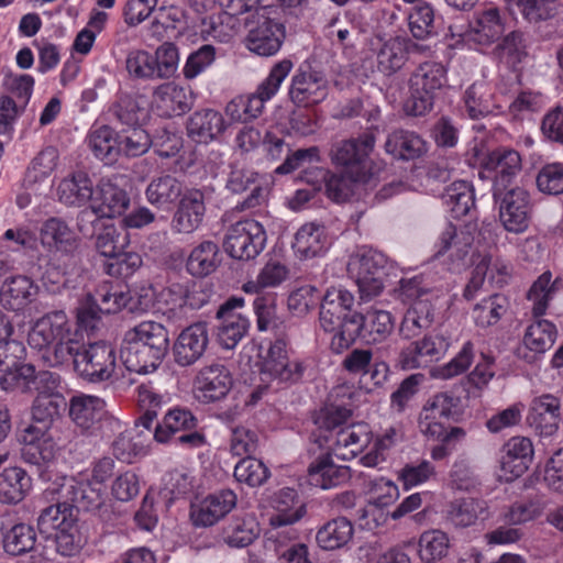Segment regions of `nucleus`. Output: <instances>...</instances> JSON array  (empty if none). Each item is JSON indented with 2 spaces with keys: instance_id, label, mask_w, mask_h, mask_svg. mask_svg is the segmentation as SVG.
<instances>
[{
  "instance_id": "obj_16",
  "label": "nucleus",
  "mask_w": 563,
  "mask_h": 563,
  "mask_svg": "<svg viewBox=\"0 0 563 563\" xmlns=\"http://www.w3.org/2000/svg\"><path fill=\"white\" fill-rule=\"evenodd\" d=\"M225 187L232 194H242L251 189V194L236 206L240 211L253 210L266 201V189L257 172L253 168L232 164L228 174Z\"/></svg>"
},
{
  "instance_id": "obj_25",
  "label": "nucleus",
  "mask_w": 563,
  "mask_h": 563,
  "mask_svg": "<svg viewBox=\"0 0 563 563\" xmlns=\"http://www.w3.org/2000/svg\"><path fill=\"white\" fill-rule=\"evenodd\" d=\"M236 495L231 489L208 495L199 504L191 506L192 525L202 528L216 525L236 506Z\"/></svg>"
},
{
  "instance_id": "obj_28",
  "label": "nucleus",
  "mask_w": 563,
  "mask_h": 563,
  "mask_svg": "<svg viewBox=\"0 0 563 563\" xmlns=\"http://www.w3.org/2000/svg\"><path fill=\"white\" fill-rule=\"evenodd\" d=\"M533 459V445L529 438L512 437L501 448L500 468L506 481L520 477Z\"/></svg>"
},
{
  "instance_id": "obj_60",
  "label": "nucleus",
  "mask_w": 563,
  "mask_h": 563,
  "mask_svg": "<svg viewBox=\"0 0 563 563\" xmlns=\"http://www.w3.org/2000/svg\"><path fill=\"white\" fill-rule=\"evenodd\" d=\"M443 200L453 218H462L475 207L473 186L466 180L454 181L445 189Z\"/></svg>"
},
{
  "instance_id": "obj_54",
  "label": "nucleus",
  "mask_w": 563,
  "mask_h": 563,
  "mask_svg": "<svg viewBox=\"0 0 563 563\" xmlns=\"http://www.w3.org/2000/svg\"><path fill=\"white\" fill-rule=\"evenodd\" d=\"M87 144L95 156L107 165L113 164L120 154L119 135L108 125L92 129Z\"/></svg>"
},
{
  "instance_id": "obj_62",
  "label": "nucleus",
  "mask_w": 563,
  "mask_h": 563,
  "mask_svg": "<svg viewBox=\"0 0 563 563\" xmlns=\"http://www.w3.org/2000/svg\"><path fill=\"white\" fill-rule=\"evenodd\" d=\"M493 54L499 63L515 69L527 56L523 33L520 31L509 32L495 46Z\"/></svg>"
},
{
  "instance_id": "obj_17",
  "label": "nucleus",
  "mask_w": 563,
  "mask_h": 563,
  "mask_svg": "<svg viewBox=\"0 0 563 563\" xmlns=\"http://www.w3.org/2000/svg\"><path fill=\"white\" fill-rule=\"evenodd\" d=\"M375 136L365 133L357 139L341 140L332 144L331 162L346 172L366 173V159L374 150Z\"/></svg>"
},
{
  "instance_id": "obj_38",
  "label": "nucleus",
  "mask_w": 563,
  "mask_h": 563,
  "mask_svg": "<svg viewBox=\"0 0 563 563\" xmlns=\"http://www.w3.org/2000/svg\"><path fill=\"white\" fill-rule=\"evenodd\" d=\"M505 22L497 8H489L476 13L470 23L465 37L481 45H489L505 32Z\"/></svg>"
},
{
  "instance_id": "obj_29",
  "label": "nucleus",
  "mask_w": 563,
  "mask_h": 563,
  "mask_svg": "<svg viewBox=\"0 0 563 563\" xmlns=\"http://www.w3.org/2000/svg\"><path fill=\"white\" fill-rule=\"evenodd\" d=\"M208 329L203 322H197L180 332L174 344L175 362L180 366L196 363L208 346Z\"/></svg>"
},
{
  "instance_id": "obj_36",
  "label": "nucleus",
  "mask_w": 563,
  "mask_h": 563,
  "mask_svg": "<svg viewBox=\"0 0 563 563\" xmlns=\"http://www.w3.org/2000/svg\"><path fill=\"white\" fill-rule=\"evenodd\" d=\"M106 402L97 396H74L69 404L71 420L84 431H93L104 418Z\"/></svg>"
},
{
  "instance_id": "obj_35",
  "label": "nucleus",
  "mask_w": 563,
  "mask_h": 563,
  "mask_svg": "<svg viewBox=\"0 0 563 563\" xmlns=\"http://www.w3.org/2000/svg\"><path fill=\"white\" fill-rule=\"evenodd\" d=\"M153 104L162 117L172 118L189 111L192 98L186 88L169 81L155 88Z\"/></svg>"
},
{
  "instance_id": "obj_7",
  "label": "nucleus",
  "mask_w": 563,
  "mask_h": 563,
  "mask_svg": "<svg viewBox=\"0 0 563 563\" xmlns=\"http://www.w3.org/2000/svg\"><path fill=\"white\" fill-rule=\"evenodd\" d=\"M477 233L476 224L468 223L457 228L448 223L440 233L435 244L437 257H444V263L452 272H461L471 263L474 257H482L478 249L475 246V235Z\"/></svg>"
},
{
  "instance_id": "obj_2",
  "label": "nucleus",
  "mask_w": 563,
  "mask_h": 563,
  "mask_svg": "<svg viewBox=\"0 0 563 563\" xmlns=\"http://www.w3.org/2000/svg\"><path fill=\"white\" fill-rule=\"evenodd\" d=\"M395 328L393 314L386 310H368L365 314L354 312L343 324L340 333L331 339V350L340 354L349 349L357 338L366 344H377L387 340Z\"/></svg>"
},
{
  "instance_id": "obj_47",
  "label": "nucleus",
  "mask_w": 563,
  "mask_h": 563,
  "mask_svg": "<svg viewBox=\"0 0 563 563\" xmlns=\"http://www.w3.org/2000/svg\"><path fill=\"white\" fill-rule=\"evenodd\" d=\"M183 183L172 175L154 177L145 189L146 200L158 209H169L184 194Z\"/></svg>"
},
{
  "instance_id": "obj_8",
  "label": "nucleus",
  "mask_w": 563,
  "mask_h": 563,
  "mask_svg": "<svg viewBox=\"0 0 563 563\" xmlns=\"http://www.w3.org/2000/svg\"><path fill=\"white\" fill-rule=\"evenodd\" d=\"M387 257L379 251L362 247L351 256L347 272L358 287L361 298L371 300L384 289Z\"/></svg>"
},
{
  "instance_id": "obj_63",
  "label": "nucleus",
  "mask_w": 563,
  "mask_h": 563,
  "mask_svg": "<svg viewBox=\"0 0 563 563\" xmlns=\"http://www.w3.org/2000/svg\"><path fill=\"white\" fill-rule=\"evenodd\" d=\"M421 412L431 418L457 421L462 415V401L452 393H437L427 400Z\"/></svg>"
},
{
  "instance_id": "obj_51",
  "label": "nucleus",
  "mask_w": 563,
  "mask_h": 563,
  "mask_svg": "<svg viewBox=\"0 0 563 563\" xmlns=\"http://www.w3.org/2000/svg\"><path fill=\"white\" fill-rule=\"evenodd\" d=\"M31 487V478L21 467H8L0 474V501L15 505L22 501Z\"/></svg>"
},
{
  "instance_id": "obj_50",
  "label": "nucleus",
  "mask_w": 563,
  "mask_h": 563,
  "mask_svg": "<svg viewBox=\"0 0 563 563\" xmlns=\"http://www.w3.org/2000/svg\"><path fill=\"white\" fill-rule=\"evenodd\" d=\"M197 418L187 409H170L154 431L157 442L166 443L177 437V433L194 430L197 427Z\"/></svg>"
},
{
  "instance_id": "obj_30",
  "label": "nucleus",
  "mask_w": 563,
  "mask_h": 563,
  "mask_svg": "<svg viewBox=\"0 0 563 563\" xmlns=\"http://www.w3.org/2000/svg\"><path fill=\"white\" fill-rule=\"evenodd\" d=\"M59 498L73 505L78 510L92 511L98 509L104 500V489L88 481L66 479L59 488Z\"/></svg>"
},
{
  "instance_id": "obj_39",
  "label": "nucleus",
  "mask_w": 563,
  "mask_h": 563,
  "mask_svg": "<svg viewBox=\"0 0 563 563\" xmlns=\"http://www.w3.org/2000/svg\"><path fill=\"white\" fill-rule=\"evenodd\" d=\"M38 287L27 276L18 275L7 279L0 289V300L5 309L21 311L34 301Z\"/></svg>"
},
{
  "instance_id": "obj_55",
  "label": "nucleus",
  "mask_w": 563,
  "mask_h": 563,
  "mask_svg": "<svg viewBox=\"0 0 563 563\" xmlns=\"http://www.w3.org/2000/svg\"><path fill=\"white\" fill-rule=\"evenodd\" d=\"M276 514L271 517L274 527H283L297 522L305 515V507L298 499L294 488H283L275 499Z\"/></svg>"
},
{
  "instance_id": "obj_24",
  "label": "nucleus",
  "mask_w": 563,
  "mask_h": 563,
  "mask_svg": "<svg viewBox=\"0 0 563 563\" xmlns=\"http://www.w3.org/2000/svg\"><path fill=\"white\" fill-rule=\"evenodd\" d=\"M206 214L205 195L196 188L186 189L178 199L172 219V229L177 233L190 234L203 222Z\"/></svg>"
},
{
  "instance_id": "obj_32",
  "label": "nucleus",
  "mask_w": 563,
  "mask_h": 563,
  "mask_svg": "<svg viewBox=\"0 0 563 563\" xmlns=\"http://www.w3.org/2000/svg\"><path fill=\"white\" fill-rule=\"evenodd\" d=\"M227 126L223 115L210 108L191 113L186 124L188 136L197 143L205 144L217 140Z\"/></svg>"
},
{
  "instance_id": "obj_3",
  "label": "nucleus",
  "mask_w": 563,
  "mask_h": 563,
  "mask_svg": "<svg viewBox=\"0 0 563 563\" xmlns=\"http://www.w3.org/2000/svg\"><path fill=\"white\" fill-rule=\"evenodd\" d=\"M67 402L63 395H53V397H35L32 405V418L36 422L43 423V428L30 426L24 430V456H30L29 462L41 465L48 463L54 459L53 445L44 439L45 431L49 424L60 417Z\"/></svg>"
},
{
  "instance_id": "obj_21",
  "label": "nucleus",
  "mask_w": 563,
  "mask_h": 563,
  "mask_svg": "<svg viewBox=\"0 0 563 563\" xmlns=\"http://www.w3.org/2000/svg\"><path fill=\"white\" fill-rule=\"evenodd\" d=\"M521 167V156L516 150L498 147L489 152L483 162V168L493 173V195L507 189Z\"/></svg>"
},
{
  "instance_id": "obj_5",
  "label": "nucleus",
  "mask_w": 563,
  "mask_h": 563,
  "mask_svg": "<svg viewBox=\"0 0 563 563\" xmlns=\"http://www.w3.org/2000/svg\"><path fill=\"white\" fill-rule=\"evenodd\" d=\"M77 521L73 505L65 498H59L55 505L41 511L37 529L45 538H54L59 554L71 556L79 550Z\"/></svg>"
},
{
  "instance_id": "obj_56",
  "label": "nucleus",
  "mask_w": 563,
  "mask_h": 563,
  "mask_svg": "<svg viewBox=\"0 0 563 563\" xmlns=\"http://www.w3.org/2000/svg\"><path fill=\"white\" fill-rule=\"evenodd\" d=\"M2 544L9 555H23L35 549L36 532L31 525L15 523L3 530Z\"/></svg>"
},
{
  "instance_id": "obj_58",
  "label": "nucleus",
  "mask_w": 563,
  "mask_h": 563,
  "mask_svg": "<svg viewBox=\"0 0 563 563\" xmlns=\"http://www.w3.org/2000/svg\"><path fill=\"white\" fill-rule=\"evenodd\" d=\"M125 338L167 354L169 335L167 329L153 320L142 321L125 333Z\"/></svg>"
},
{
  "instance_id": "obj_48",
  "label": "nucleus",
  "mask_w": 563,
  "mask_h": 563,
  "mask_svg": "<svg viewBox=\"0 0 563 563\" xmlns=\"http://www.w3.org/2000/svg\"><path fill=\"white\" fill-rule=\"evenodd\" d=\"M434 320V308L430 300H418L411 303L400 323V334L405 339L419 336L428 330Z\"/></svg>"
},
{
  "instance_id": "obj_12",
  "label": "nucleus",
  "mask_w": 563,
  "mask_h": 563,
  "mask_svg": "<svg viewBox=\"0 0 563 563\" xmlns=\"http://www.w3.org/2000/svg\"><path fill=\"white\" fill-rule=\"evenodd\" d=\"M266 232L263 225L246 219L230 225L225 232L223 247L235 260L255 258L265 247Z\"/></svg>"
},
{
  "instance_id": "obj_33",
  "label": "nucleus",
  "mask_w": 563,
  "mask_h": 563,
  "mask_svg": "<svg viewBox=\"0 0 563 563\" xmlns=\"http://www.w3.org/2000/svg\"><path fill=\"white\" fill-rule=\"evenodd\" d=\"M350 477V467L335 464L329 453L318 456L307 470L308 483L321 489L340 486L347 482Z\"/></svg>"
},
{
  "instance_id": "obj_27",
  "label": "nucleus",
  "mask_w": 563,
  "mask_h": 563,
  "mask_svg": "<svg viewBox=\"0 0 563 563\" xmlns=\"http://www.w3.org/2000/svg\"><path fill=\"white\" fill-rule=\"evenodd\" d=\"M261 536V526L254 515L232 516L220 531V541L232 550L246 549Z\"/></svg>"
},
{
  "instance_id": "obj_61",
  "label": "nucleus",
  "mask_w": 563,
  "mask_h": 563,
  "mask_svg": "<svg viewBox=\"0 0 563 563\" xmlns=\"http://www.w3.org/2000/svg\"><path fill=\"white\" fill-rule=\"evenodd\" d=\"M102 313H115L124 308L129 301L128 295L110 280H103L93 290L87 294Z\"/></svg>"
},
{
  "instance_id": "obj_4",
  "label": "nucleus",
  "mask_w": 563,
  "mask_h": 563,
  "mask_svg": "<svg viewBox=\"0 0 563 563\" xmlns=\"http://www.w3.org/2000/svg\"><path fill=\"white\" fill-rule=\"evenodd\" d=\"M446 69L438 62H424L418 65L408 80L409 97L404 111L409 117H423L434 106L438 92L446 85Z\"/></svg>"
},
{
  "instance_id": "obj_46",
  "label": "nucleus",
  "mask_w": 563,
  "mask_h": 563,
  "mask_svg": "<svg viewBox=\"0 0 563 563\" xmlns=\"http://www.w3.org/2000/svg\"><path fill=\"white\" fill-rule=\"evenodd\" d=\"M385 151L393 157L410 161L426 153V142L416 132L398 129L387 135Z\"/></svg>"
},
{
  "instance_id": "obj_52",
  "label": "nucleus",
  "mask_w": 563,
  "mask_h": 563,
  "mask_svg": "<svg viewBox=\"0 0 563 563\" xmlns=\"http://www.w3.org/2000/svg\"><path fill=\"white\" fill-rule=\"evenodd\" d=\"M485 510V501L471 497L461 498L449 504L444 518L455 528H467L473 526Z\"/></svg>"
},
{
  "instance_id": "obj_18",
  "label": "nucleus",
  "mask_w": 563,
  "mask_h": 563,
  "mask_svg": "<svg viewBox=\"0 0 563 563\" xmlns=\"http://www.w3.org/2000/svg\"><path fill=\"white\" fill-rule=\"evenodd\" d=\"M446 340L439 334H427L402 347L398 364L402 369L426 368L439 361L448 350Z\"/></svg>"
},
{
  "instance_id": "obj_11",
  "label": "nucleus",
  "mask_w": 563,
  "mask_h": 563,
  "mask_svg": "<svg viewBox=\"0 0 563 563\" xmlns=\"http://www.w3.org/2000/svg\"><path fill=\"white\" fill-rule=\"evenodd\" d=\"M245 47L262 57L276 55L286 38V27L283 23L266 15L265 10L255 13L253 19L245 20Z\"/></svg>"
},
{
  "instance_id": "obj_40",
  "label": "nucleus",
  "mask_w": 563,
  "mask_h": 563,
  "mask_svg": "<svg viewBox=\"0 0 563 563\" xmlns=\"http://www.w3.org/2000/svg\"><path fill=\"white\" fill-rule=\"evenodd\" d=\"M354 537V526L345 517H336L323 523L316 533V542L323 551H336L349 547Z\"/></svg>"
},
{
  "instance_id": "obj_19",
  "label": "nucleus",
  "mask_w": 563,
  "mask_h": 563,
  "mask_svg": "<svg viewBox=\"0 0 563 563\" xmlns=\"http://www.w3.org/2000/svg\"><path fill=\"white\" fill-rule=\"evenodd\" d=\"M410 44V40L404 36H376L372 51L377 71L390 77L401 70L409 59Z\"/></svg>"
},
{
  "instance_id": "obj_64",
  "label": "nucleus",
  "mask_w": 563,
  "mask_h": 563,
  "mask_svg": "<svg viewBox=\"0 0 563 563\" xmlns=\"http://www.w3.org/2000/svg\"><path fill=\"white\" fill-rule=\"evenodd\" d=\"M129 244V233L122 227L118 228L113 224L106 225L96 239L97 251L109 260L125 250Z\"/></svg>"
},
{
  "instance_id": "obj_43",
  "label": "nucleus",
  "mask_w": 563,
  "mask_h": 563,
  "mask_svg": "<svg viewBox=\"0 0 563 563\" xmlns=\"http://www.w3.org/2000/svg\"><path fill=\"white\" fill-rule=\"evenodd\" d=\"M558 336V330L554 323L545 319H538L532 322L526 330L522 343L523 351L528 350L534 354H543L550 350ZM518 355L522 358L531 361L527 352L522 353V349H518Z\"/></svg>"
},
{
  "instance_id": "obj_15",
  "label": "nucleus",
  "mask_w": 563,
  "mask_h": 563,
  "mask_svg": "<svg viewBox=\"0 0 563 563\" xmlns=\"http://www.w3.org/2000/svg\"><path fill=\"white\" fill-rule=\"evenodd\" d=\"M243 305V298L231 297L217 311V341L225 350L234 349L247 332L249 320L235 312V309Z\"/></svg>"
},
{
  "instance_id": "obj_34",
  "label": "nucleus",
  "mask_w": 563,
  "mask_h": 563,
  "mask_svg": "<svg viewBox=\"0 0 563 563\" xmlns=\"http://www.w3.org/2000/svg\"><path fill=\"white\" fill-rule=\"evenodd\" d=\"M92 208L101 217L114 218L121 216L130 205L126 191L109 178H102L93 189Z\"/></svg>"
},
{
  "instance_id": "obj_13",
  "label": "nucleus",
  "mask_w": 563,
  "mask_h": 563,
  "mask_svg": "<svg viewBox=\"0 0 563 563\" xmlns=\"http://www.w3.org/2000/svg\"><path fill=\"white\" fill-rule=\"evenodd\" d=\"M499 205V219L504 228L511 233H522L528 227L533 203L530 192L523 187H512L493 195Z\"/></svg>"
},
{
  "instance_id": "obj_41",
  "label": "nucleus",
  "mask_w": 563,
  "mask_h": 563,
  "mask_svg": "<svg viewBox=\"0 0 563 563\" xmlns=\"http://www.w3.org/2000/svg\"><path fill=\"white\" fill-rule=\"evenodd\" d=\"M328 246L325 227L319 222H308L299 228L292 249L300 260L321 255Z\"/></svg>"
},
{
  "instance_id": "obj_59",
  "label": "nucleus",
  "mask_w": 563,
  "mask_h": 563,
  "mask_svg": "<svg viewBox=\"0 0 563 563\" xmlns=\"http://www.w3.org/2000/svg\"><path fill=\"white\" fill-rule=\"evenodd\" d=\"M560 284L559 278L552 280V274L548 271L541 274L531 285L527 292V299L531 303L533 317L539 318L545 313L549 302L559 290Z\"/></svg>"
},
{
  "instance_id": "obj_57",
  "label": "nucleus",
  "mask_w": 563,
  "mask_h": 563,
  "mask_svg": "<svg viewBox=\"0 0 563 563\" xmlns=\"http://www.w3.org/2000/svg\"><path fill=\"white\" fill-rule=\"evenodd\" d=\"M509 308L510 302L506 296L494 294L474 306L472 318L477 327L486 329L497 324Z\"/></svg>"
},
{
  "instance_id": "obj_23",
  "label": "nucleus",
  "mask_w": 563,
  "mask_h": 563,
  "mask_svg": "<svg viewBox=\"0 0 563 563\" xmlns=\"http://www.w3.org/2000/svg\"><path fill=\"white\" fill-rule=\"evenodd\" d=\"M373 438L369 426L363 422L347 423L328 438L329 449L342 461H349L367 448Z\"/></svg>"
},
{
  "instance_id": "obj_42",
  "label": "nucleus",
  "mask_w": 563,
  "mask_h": 563,
  "mask_svg": "<svg viewBox=\"0 0 563 563\" xmlns=\"http://www.w3.org/2000/svg\"><path fill=\"white\" fill-rule=\"evenodd\" d=\"M40 238L44 246L65 254L73 255L79 246V241L75 233L59 218L47 219L42 224Z\"/></svg>"
},
{
  "instance_id": "obj_1",
  "label": "nucleus",
  "mask_w": 563,
  "mask_h": 563,
  "mask_svg": "<svg viewBox=\"0 0 563 563\" xmlns=\"http://www.w3.org/2000/svg\"><path fill=\"white\" fill-rule=\"evenodd\" d=\"M77 333L64 310H53L33 324L27 342L33 349L46 350L45 357L52 366L68 363L76 354Z\"/></svg>"
},
{
  "instance_id": "obj_22",
  "label": "nucleus",
  "mask_w": 563,
  "mask_h": 563,
  "mask_svg": "<svg viewBox=\"0 0 563 563\" xmlns=\"http://www.w3.org/2000/svg\"><path fill=\"white\" fill-rule=\"evenodd\" d=\"M230 371L219 363L202 367L195 378L196 397L203 404L224 398L232 388Z\"/></svg>"
},
{
  "instance_id": "obj_10",
  "label": "nucleus",
  "mask_w": 563,
  "mask_h": 563,
  "mask_svg": "<svg viewBox=\"0 0 563 563\" xmlns=\"http://www.w3.org/2000/svg\"><path fill=\"white\" fill-rule=\"evenodd\" d=\"M289 335L282 334L269 342L262 357L261 374L285 384L299 383L307 369L305 361L290 360L288 355Z\"/></svg>"
},
{
  "instance_id": "obj_31",
  "label": "nucleus",
  "mask_w": 563,
  "mask_h": 563,
  "mask_svg": "<svg viewBox=\"0 0 563 563\" xmlns=\"http://www.w3.org/2000/svg\"><path fill=\"white\" fill-rule=\"evenodd\" d=\"M120 356L128 371L148 374L157 369L166 353L124 336Z\"/></svg>"
},
{
  "instance_id": "obj_9",
  "label": "nucleus",
  "mask_w": 563,
  "mask_h": 563,
  "mask_svg": "<svg viewBox=\"0 0 563 563\" xmlns=\"http://www.w3.org/2000/svg\"><path fill=\"white\" fill-rule=\"evenodd\" d=\"M77 342L76 354L71 357L74 368L81 379L88 383L108 380L115 369V351L104 341L90 343L82 347Z\"/></svg>"
},
{
  "instance_id": "obj_45",
  "label": "nucleus",
  "mask_w": 563,
  "mask_h": 563,
  "mask_svg": "<svg viewBox=\"0 0 563 563\" xmlns=\"http://www.w3.org/2000/svg\"><path fill=\"white\" fill-rule=\"evenodd\" d=\"M320 173L322 174L327 197L336 203L345 202L354 195L355 184L368 180L367 173L361 172L332 173L320 170Z\"/></svg>"
},
{
  "instance_id": "obj_14",
  "label": "nucleus",
  "mask_w": 563,
  "mask_h": 563,
  "mask_svg": "<svg viewBox=\"0 0 563 563\" xmlns=\"http://www.w3.org/2000/svg\"><path fill=\"white\" fill-rule=\"evenodd\" d=\"M329 89L324 73L310 66H300L291 77L289 98L297 107L309 108L324 101Z\"/></svg>"
},
{
  "instance_id": "obj_49",
  "label": "nucleus",
  "mask_w": 563,
  "mask_h": 563,
  "mask_svg": "<svg viewBox=\"0 0 563 563\" xmlns=\"http://www.w3.org/2000/svg\"><path fill=\"white\" fill-rule=\"evenodd\" d=\"M258 331H272L276 336L288 334L286 322L278 317L276 311V298L274 295H258L253 301Z\"/></svg>"
},
{
  "instance_id": "obj_6",
  "label": "nucleus",
  "mask_w": 563,
  "mask_h": 563,
  "mask_svg": "<svg viewBox=\"0 0 563 563\" xmlns=\"http://www.w3.org/2000/svg\"><path fill=\"white\" fill-rule=\"evenodd\" d=\"M211 291L201 282L183 279L168 282L156 298L162 311L172 321L185 320L189 312L198 310L210 300Z\"/></svg>"
},
{
  "instance_id": "obj_26",
  "label": "nucleus",
  "mask_w": 563,
  "mask_h": 563,
  "mask_svg": "<svg viewBox=\"0 0 563 563\" xmlns=\"http://www.w3.org/2000/svg\"><path fill=\"white\" fill-rule=\"evenodd\" d=\"M222 12L218 16V24L214 31L219 30L223 41L231 40L242 27H245V20L253 19L255 13H261L256 0H219Z\"/></svg>"
},
{
  "instance_id": "obj_53",
  "label": "nucleus",
  "mask_w": 563,
  "mask_h": 563,
  "mask_svg": "<svg viewBox=\"0 0 563 563\" xmlns=\"http://www.w3.org/2000/svg\"><path fill=\"white\" fill-rule=\"evenodd\" d=\"M220 264L219 247L212 241H203L190 252L186 268L194 277H206Z\"/></svg>"
},
{
  "instance_id": "obj_20",
  "label": "nucleus",
  "mask_w": 563,
  "mask_h": 563,
  "mask_svg": "<svg viewBox=\"0 0 563 563\" xmlns=\"http://www.w3.org/2000/svg\"><path fill=\"white\" fill-rule=\"evenodd\" d=\"M561 399L553 394L532 398L526 417L528 426L540 437H551L559 430Z\"/></svg>"
},
{
  "instance_id": "obj_37",
  "label": "nucleus",
  "mask_w": 563,
  "mask_h": 563,
  "mask_svg": "<svg viewBox=\"0 0 563 563\" xmlns=\"http://www.w3.org/2000/svg\"><path fill=\"white\" fill-rule=\"evenodd\" d=\"M93 183L85 172H75L63 178L56 189L58 201L67 207H82L91 203Z\"/></svg>"
},
{
  "instance_id": "obj_44",
  "label": "nucleus",
  "mask_w": 563,
  "mask_h": 563,
  "mask_svg": "<svg viewBox=\"0 0 563 563\" xmlns=\"http://www.w3.org/2000/svg\"><path fill=\"white\" fill-rule=\"evenodd\" d=\"M19 385L26 391L34 393L35 397H53L63 395L60 391V376L49 371L35 373L32 365L24 364L19 371Z\"/></svg>"
}]
</instances>
